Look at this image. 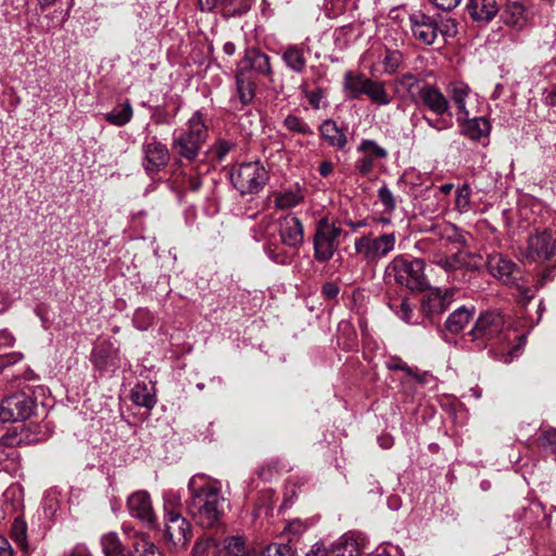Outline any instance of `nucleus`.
I'll return each mask as SVG.
<instances>
[{"label": "nucleus", "instance_id": "nucleus-1", "mask_svg": "<svg viewBox=\"0 0 556 556\" xmlns=\"http://www.w3.org/2000/svg\"><path fill=\"white\" fill-rule=\"evenodd\" d=\"M188 489L191 494L188 509L195 522L203 528L218 526L228 508L219 488L206 481L204 476H193Z\"/></svg>", "mask_w": 556, "mask_h": 556}, {"label": "nucleus", "instance_id": "nucleus-2", "mask_svg": "<svg viewBox=\"0 0 556 556\" xmlns=\"http://www.w3.org/2000/svg\"><path fill=\"white\" fill-rule=\"evenodd\" d=\"M208 136V127L204 114L195 111L188 119L187 129L174 135L173 150L180 157L193 161L197 159Z\"/></svg>", "mask_w": 556, "mask_h": 556}, {"label": "nucleus", "instance_id": "nucleus-3", "mask_svg": "<svg viewBox=\"0 0 556 556\" xmlns=\"http://www.w3.org/2000/svg\"><path fill=\"white\" fill-rule=\"evenodd\" d=\"M468 336L477 349H485L507 340L503 315L496 311L481 313Z\"/></svg>", "mask_w": 556, "mask_h": 556}, {"label": "nucleus", "instance_id": "nucleus-4", "mask_svg": "<svg viewBox=\"0 0 556 556\" xmlns=\"http://www.w3.org/2000/svg\"><path fill=\"white\" fill-rule=\"evenodd\" d=\"M387 275L410 290H422L427 285L425 263L420 258L397 255L387 267Z\"/></svg>", "mask_w": 556, "mask_h": 556}, {"label": "nucleus", "instance_id": "nucleus-5", "mask_svg": "<svg viewBox=\"0 0 556 556\" xmlns=\"http://www.w3.org/2000/svg\"><path fill=\"white\" fill-rule=\"evenodd\" d=\"M342 228L328 217L317 220L313 238L314 257L318 263L331 260L340 245L339 237Z\"/></svg>", "mask_w": 556, "mask_h": 556}, {"label": "nucleus", "instance_id": "nucleus-6", "mask_svg": "<svg viewBox=\"0 0 556 556\" xmlns=\"http://www.w3.org/2000/svg\"><path fill=\"white\" fill-rule=\"evenodd\" d=\"M230 179L241 194L257 193L266 184L268 176L260 162H248L231 169Z\"/></svg>", "mask_w": 556, "mask_h": 556}, {"label": "nucleus", "instance_id": "nucleus-7", "mask_svg": "<svg viewBox=\"0 0 556 556\" xmlns=\"http://www.w3.org/2000/svg\"><path fill=\"white\" fill-rule=\"evenodd\" d=\"M396 237L394 232L372 237L371 233L363 235L355 239V253L367 264H376L387 256L395 248Z\"/></svg>", "mask_w": 556, "mask_h": 556}, {"label": "nucleus", "instance_id": "nucleus-8", "mask_svg": "<svg viewBox=\"0 0 556 556\" xmlns=\"http://www.w3.org/2000/svg\"><path fill=\"white\" fill-rule=\"evenodd\" d=\"M485 264L488 271L495 279L507 286L516 285L525 303L533 299L534 293L530 289L517 285L518 266L509 257L502 253H492L488 255Z\"/></svg>", "mask_w": 556, "mask_h": 556}, {"label": "nucleus", "instance_id": "nucleus-9", "mask_svg": "<svg viewBox=\"0 0 556 556\" xmlns=\"http://www.w3.org/2000/svg\"><path fill=\"white\" fill-rule=\"evenodd\" d=\"M36 408L29 388L13 393L0 403V422H16L29 418Z\"/></svg>", "mask_w": 556, "mask_h": 556}, {"label": "nucleus", "instance_id": "nucleus-10", "mask_svg": "<svg viewBox=\"0 0 556 556\" xmlns=\"http://www.w3.org/2000/svg\"><path fill=\"white\" fill-rule=\"evenodd\" d=\"M409 24L414 38L427 46L434 42L439 33L443 36H453L456 33V24L453 21L447 22L443 27H439L434 18L422 12L410 14Z\"/></svg>", "mask_w": 556, "mask_h": 556}, {"label": "nucleus", "instance_id": "nucleus-11", "mask_svg": "<svg viewBox=\"0 0 556 556\" xmlns=\"http://www.w3.org/2000/svg\"><path fill=\"white\" fill-rule=\"evenodd\" d=\"M164 539L174 548H185L191 538V528L186 518L178 511H168L164 516Z\"/></svg>", "mask_w": 556, "mask_h": 556}, {"label": "nucleus", "instance_id": "nucleus-12", "mask_svg": "<svg viewBox=\"0 0 556 556\" xmlns=\"http://www.w3.org/2000/svg\"><path fill=\"white\" fill-rule=\"evenodd\" d=\"M129 515L149 528L156 527V514L153 509L151 496L147 491L140 490L129 495L127 500Z\"/></svg>", "mask_w": 556, "mask_h": 556}, {"label": "nucleus", "instance_id": "nucleus-13", "mask_svg": "<svg viewBox=\"0 0 556 556\" xmlns=\"http://www.w3.org/2000/svg\"><path fill=\"white\" fill-rule=\"evenodd\" d=\"M556 251V238L549 230L531 235L528 239L526 257L532 262L549 260Z\"/></svg>", "mask_w": 556, "mask_h": 556}, {"label": "nucleus", "instance_id": "nucleus-14", "mask_svg": "<svg viewBox=\"0 0 556 556\" xmlns=\"http://www.w3.org/2000/svg\"><path fill=\"white\" fill-rule=\"evenodd\" d=\"M356 151L361 156L355 161V169L362 176H367L372 172L376 160H382L388 156V151L370 139H363Z\"/></svg>", "mask_w": 556, "mask_h": 556}, {"label": "nucleus", "instance_id": "nucleus-15", "mask_svg": "<svg viewBox=\"0 0 556 556\" xmlns=\"http://www.w3.org/2000/svg\"><path fill=\"white\" fill-rule=\"evenodd\" d=\"M119 348L113 338L100 339L93 346L90 359L98 369L116 367L119 361Z\"/></svg>", "mask_w": 556, "mask_h": 556}, {"label": "nucleus", "instance_id": "nucleus-16", "mask_svg": "<svg viewBox=\"0 0 556 556\" xmlns=\"http://www.w3.org/2000/svg\"><path fill=\"white\" fill-rule=\"evenodd\" d=\"M415 101L439 116H443L450 110L447 98L439 88L432 85L421 86Z\"/></svg>", "mask_w": 556, "mask_h": 556}, {"label": "nucleus", "instance_id": "nucleus-17", "mask_svg": "<svg viewBox=\"0 0 556 556\" xmlns=\"http://www.w3.org/2000/svg\"><path fill=\"white\" fill-rule=\"evenodd\" d=\"M454 300V290L447 289L441 291L440 289L431 291L421 303V312L430 319L439 317L452 304Z\"/></svg>", "mask_w": 556, "mask_h": 556}, {"label": "nucleus", "instance_id": "nucleus-18", "mask_svg": "<svg viewBox=\"0 0 556 556\" xmlns=\"http://www.w3.org/2000/svg\"><path fill=\"white\" fill-rule=\"evenodd\" d=\"M143 165L148 172H157L165 167L169 161L167 147L153 137L143 144Z\"/></svg>", "mask_w": 556, "mask_h": 556}, {"label": "nucleus", "instance_id": "nucleus-19", "mask_svg": "<svg viewBox=\"0 0 556 556\" xmlns=\"http://www.w3.org/2000/svg\"><path fill=\"white\" fill-rule=\"evenodd\" d=\"M124 532L129 544V556H162L159 547L142 532L124 526Z\"/></svg>", "mask_w": 556, "mask_h": 556}, {"label": "nucleus", "instance_id": "nucleus-20", "mask_svg": "<svg viewBox=\"0 0 556 556\" xmlns=\"http://www.w3.org/2000/svg\"><path fill=\"white\" fill-rule=\"evenodd\" d=\"M280 241L288 247H299L304 240V230L301 220L293 216L287 215L280 219L278 225Z\"/></svg>", "mask_w": 556, "mask_h": 556}, {"label": "nucleus", "instance_id": "nucleus-21", "mask_svg": "<svg viewBox=\"0 0 556 556\" xmlns=\"http://www.w3.org/2000/svg\"><path fill=\"white\" fill-rule=\"evenodd\" d=\"M248 71L269 76L271 74L269 56L257 49H248L238 63V72L244 73Z\"/></svg>", "mask_w": 556, "mask_h": 556}, {"label": "nucleus", "instance_id": "nucleus-22", "mask_svg": "<svg viewBox=\"0 0 556 556\" xmlns=\"http://www.w3.org/2000/svg\"><path fill=\"white\" fill-rule=\"evenodd\" d=\"M466 11L470 18L477 23H490L500 11L496 0H468Z\"/></svg>", "mask_w": 556, "mask_h": 556}, {"label": "nucleus", "instance_id": "nucleus-23", "mask_svg": "<svg viewBox=\"0 0 556 556\" xmlns=\"http://www.w3.org/2000/svg\"><path fill=\"white\" fill-rule=\"evenodd\" d=\"M501 18L505 25L520 30L528 24L530 14L521 3L513 2L503 10Z\"/></svg>", "mask_w": 556, "mask_h": 556}, {"label": "nucleus", "instance_id": "nucleus-24", "mask_svg": "<svg viewBox=\"0 0 556 556\" xmlns=\"http://www.w3.org/2000/svg\"><path fill=\"white\" fill-rule=\"evenodd\" d=\"M319 134L332 148L343 150L346 147L348 138L345 132L332 119H326L321 123Z\"/></svg>", "mask_w": 556, "mask_h": 556}, {"label": "nucleus", "instance_id": "nucleus-25", "mask_svg": "<svg viewBox=\"0 0 556 556\" xmlns=\"http://www.w3.org/2000/svg\"><path fill=\"white\" fill-rule=\"evenodd\" d=\"M476 309L473 306H460L451 313L445 320V328L451 333H458L469 324L473 318Z\"/></svg>", "mask_w": 556, "mask_h": 556}, {"label": "nucleus", "instance_id": "nucleus-26", "mask_svg": "<svg viewBox=\"0 0 556 556\" xmlns=\"http://www.w3.org/2000/svg\"><path fill=\"white\" fill-rule=\"evenodd\" d=\"M286 66L294 73L301 74L306 68L307 59L302 47L288 46L281 54Z\"/></svg>", "mask_w": 556, "mask_h": 556}, {"label": "nucleus", "instance_id": "nucleus-27", "mask_svg": "<svg viewBox=\"0 0 556 556\" xmlns=\"http://www.w3.org/2000/svg\"><path fill=\"white\" fill-rule=\"evenodd\" d=\"M370 78L363 74H354L351 71L345 72L343 77V87L350 99H357L365 93Z\"/></svg>", "mask_w": 556, "mask_h": 556}, {"label": "nucleus", "instance_id": "nucleus-28", "mask_svg": "<svg viewBox=\"0 0 556 556\" xmlns=\"http://www.w3.org/2000/svg\"><path fill=\"white\" fill-rule=\"evenodd\" d=\"M470 88L467 84L463 81H454L448 84L447 93L450 94L452 101L455 103L458 114L464 117L469 115V112L466 108V100L470 94Z\"/></svg>", "mask_w": 556, "mask_h": 556}, {"label": "nucleus", "instance_id": "nucleus-29", "mask_svg": "<svg viewBox=\"0 0 556 556\" xmlns=\"http://www.w3.org/2000/svg\"><path fill=\"white\" fill-rule=\"evenodd\" d=\"M218 556H250L245 539L242 535L225 538L218 548Z\"/></svg>", "mask_w": 556, "mask_h": 556}, {"label": "nucleus", "instance_id": "nucleus-30", "mask_svg": "<svg viewBox=\"0 0 556 556\" xmlns=\"http://www.w3.org/2000/svg\"><path fill=\"white\" fill-rule=\"evenodd\" d=\"M490 130L491 125L485 117L470 118L465 123L463 127V134L473 141H478L483 137H488Z\"/></svg>", "mask_w": 556, "mask_h": 556}, {"label": "nucleus", "instance_id": "nucleus-31", "mask_svg": "<svg viewBox=\"0 0 556 556\" xmlns=\"http://www.w3.org/2000/svg\"><path fill=\"white\" fill-rule=\"evenodd\" d=\"M358 542L350 535H343L330 546V556H359Z\"/></svg>", "mask_w": 556, "mask_h": 556}, {"label": "nucleus", "instance_id": "nucleus-32", "mask_svg": "<svg viewBox=\"0 0 556 556\" xmlns=\"http://www.w3.org/2000/svg\"><path fill=\"white\" fill-rule=\"evenodd\" d=\"M237 97L241 105L250 104L255 96V88L252 80L243 77V73L238 72L236 76Z\"/></svg>", "mask_w": 556, "mask_h": 556}, {"label": "nucleus", "instance_id": "nucleus-33", "mask_svg": "<svg viewBox=\"0 0 556 556\" xmlns=\"http://www.w3.org/2000/svg\"><path fill=\"white\" fill-rule=\"evenodd\" d=\"M364 94L378 105H388L391 103V97L387 92L382 81L370 79Z\"/></svg>", "mask_w": 556, "mask_h": 556}, {"label": "nucleus", "instance_id": "nucleus-34", "mask_svg": "<svg viewBox=\"0 0 556 556\" xmlns=\"http://www.w3.org/2000/svg\"><path fill=\"white\" fill-rule=\"evenodd\" d=\"M433 263L446 271H453L467 264V253L459 249L456 253L450 256H435Z\"/></svg>", "mask_w": 556, "mask_h": 556}, {"label": "nucleus", "instance_id": "nucleus-35", "mask_svg": "<svg viewBox=\"0 0 556 556\" xmlns=\"http://www.w3.org/2000/svg\"><path fill=\"white\" fill-rule=\"evenodd\" d=\"M101 547L105 556H124V544L116 532H108L101 536Z\"/></svg>", "mask_w": 556, "mask_h": 556}, {"label": "nucleus", "instance_id": "nucleus-36", "mask_svg": "<svg viewBox=\"0 0 556 556\" xmlns=\"http://www.w3.org/2000/svg\"><path fill=\"white\" fill-rule=\"evenodd\" d=\"M304 200L303 192L296 188L295 190H286L276 195L275 205L280 210L294 207Z\"/></svg>", "mask_w": 556, "mask_h": 556}, {"label": "nucleus", "instance_id": "nucleus-37", "mask_svg": "<svg viewBox=\"0 0 556 556\" xmlns=\"http://www.w3.org/2000/svg\"><path fill=\"white\" fill-rule=\"evenodd\" d=\"M131 400L136 405L147 408H152L155 404L154 396L147 386L141 383H137L131 390Z\"/></svg>", "mask_w": 556, "mask_h": 556}, {"label": "nucleus", "instance_id": "nucleus-38", "mask_svg": "<svg viewBox=\"0 0 556 556\" xmlns=\"http://www.w3.org/2000/svg\"><path fill=\"white\" fill-rule=\"evenodd\" d=\"M132 117V108L129 103L124 104L106 114V121L115 126L126 125Z\"/></svg>", "mask_w": 556, "mask_h": 556}, {"label": "nucleus", "instance_id": "nucleus-39", "mask_svg": "<svg viewBox=\"0 0 556 556\" xmlns=\"http://www.w3.org/2000/svg\"><path fill=\"white\" fill-rule=\"evenodd\" d=\"M60 493L55 489L49 490L42 500V509L47 518H54L60 508Z\"/></svg>", "mask_w": 556, "mask_h": 556}, {"label": "nucleus", "instance_id": "nucleus-40", "mask_svg": "<svg viewBox=\"0 0 556 556\" xmlns=\"http://www.w3.org/2000/svg\"><path fill=\"white\" fill-rule=\"evenodd\" d=\"M283 126L291 132L309 136L313 135L314 131L311 126L304 122L302 118L295 115H288L283 121Z\"/></svg>", "mask_w": 556, "mask_h": 556}, {"label": "nucleus", "instance_id": "nucleus-41", "mask_svg": "<svg viewBox=\"0 0 556 556\" xmlns=\"http://www.w3.org/2000/svg\"><path fill=\"white\" fill-rule=\"evenodd\" d=\"M354 26L352 24L338 27L332 33L334 46L338 50L345 49L351 42Z\"/></svg>", "mask_w": 556, "mask_h": 556}, {"label": "nucleus", "instance_id": "nucleus-42", "mask_svg": "<svg viewBox=\"0 0 556 556\" xmlns=\"http://www.w3.org/2000/svg\"><path fill=\"white\" fill-rule=\"evenodd\" d=\"M440 235L446 241L457 244L459 249L466 245V237L463 231L453 224H447L442 227Z\"/></svg>", "mask_w": 556, "mask_h": 556}, {"label": "nucleus", "instance_id": "nucleus-43", "mask_svg": "<svg viewBox=\"0 0 556 556\" xmlns=\"http://www.w3.org/2000/svg\"><path fill=\"white\" fill-rule=\"evenodd\" d=\"M11 536L21 548L27 547V526L23 519L14 520L11 527Z\"/></svg>", "mask_w": 556, "mask_h": 556}, {"label": "nucleus", "instance_id": "nucleus-44", "mask_svg": "<svg viewBox=\"0 0 556 556\" xmlns=\"http://www.w3.org/2000/svg\"><path fill=\"white\" fill-rule=\"evenodd\" d=\"M471 189L468 184H464L457 189L455 199V208L460 213H467L470 210Z\"/></svg>", "mask_w": 556, "mask_h": 556}, {"label": "nucleus", "instance_id": "nucleus-45", "mask_svg": "<svg viewBox=\"0 0 556 556\" xmlns=\"http://www.w3.org/2000/svg\"><path fill=\"white\" fill-rule=\"evenodd\" d=\"M402 53L397 50H386L382 64L387 74H393L402 63Z\"/></svg>", "mask_w": 556, "mask_h": 556}, {"label": "nucleus", "instance_id": "nucleus-46", "mask_svg": "<svg viewBox=\"0 0 556 556\" xmlns=\"http://www.w3.org/2000/svg\"><path fill=\"white\" fill-rule=\"evenodd\" d=\"M218 9L226 15H236L247 10V3L245 0H220Z\"/></svg>", "mask_w": 556, "mask_h": 556}, {"label": "nucleus", "instance_id": "nucleus-47", "mask_svg": "<svg viewBox=\"0 0 556 556\" xmlns=\"http://www.w3.org/2000/svg\"><path fill=\"white\" fill-rule=\"evenodd\" d=\"M417 77L410 73L403 74L395 81L396 91H403L409 94H413L414 89L417 87Z\"/></svg>", "mask_w": 556, "mask_h": 556}, {"label": "nucleus", "instance_id": "nucleus-48", "mask_svg": "<svg viewBox=\"0 0 556 556\" xmlns=\"http://www.w3.org/2000/svg\"><path fill=\"white\" fill-rule=\"evenodd\" d=\"M179 186L184 191L197 192L202 186V179L197 174H181Z\"/></svg>", "mask_w": 556, "mask_h": 556}, {"label": "nucleus", "instance_id": "nucleus-49", "mask_svg": "<svg viewBox=\"0 0 556 556\" xmlns=\"http://www.w3.org/2000/svg\"><path fill=\"white\" fill-rule=\"evenodd\" d=\"M153 315L147 308H138L134 314V325L140 330L148 329L153 323Z\"/></svg>", "mask_w": 556, "mask_h": 556}, {"label": "nucleus", "instance_id": "nucleus-50", "mask_svg": "<svg viewBox=\"0 0 556 556\" xmlns=\"http://www.w3.org/2000/svg\"><path fill=\"white\" fill-rule=\"evenodd\" d=\"M258 556H294L288 544L273 543L266 546Z\"/></svg>", "mask_w": 556, "mask_h": 556}, {"label": "nucleus", "instance_id": "nucleus-51", "mask_svg": "<svg viewBox=\"0 0 556 556\" xmlns=\"http://www.w3.org/2000/svg\"><path fill=\"white\" fill-rule=\"evenodd\" d=\"M163 500L165 514L168 511H176L175 509L181 505V495L179 491L176 490L165 491Z\"/></svg>", "mask_w": 556, "mask_h": 556}, {"label": "nucleus", "instance_id": "nucleus-52", "mask_svg": "<svg viewBox=\"0 0 556 556\" xmlns=\"http://www.w3.org/2000/svg\"><path fill=\"white\" fill-rule=\"evenodd\" d=\"M378 198L387 213L391 214L395 210L396 204L393 193L386 185L378 189Z\"/></svg>", "mask_w": 556, "mask_h": 556}, {"label": "nucleus", "instance_id": "nucleus-53", "mask_svg": "<svg viewBox=\"0 0 556 556\" xmlns=\"http://www.w3.org/2000/svg\"><path fill=\"white\" fill-rule=\"evenodd\" d=\"M348 0H326L324 8L328 17L332 18L342 14Z\"/></svg>", "mask_w": 556, "mask_h": 556}, {"label": "nucleus", "instance_id": "nucleus-54", "mask_svg": "<svg viewBox=\"0 0 556 556\" xmlns=\"http://www.w3.org/2000/svg\"><path fill=\"white\" fill-rule=\"evenodd\" d=\"M424 121L427 123V125L429 127H431L432 129H435L438 131L448 129L452 126L451 121L444 119V118L432 119L430 117L424 116Z\"/></svg>", "mask_w": 556, "mask_h": 556}, {"label": "nucleus", "instance_id": "nucleus-55", "mask_svg": "<svg viewBox=\"0 0 556 556\" xmlns=\"http://www.w3.org/2000/svg\"><path fill=\"white\" fill-rule=\"evenodd\" d=\"M232 149V144L225 140H218L214 146V153L216 157L222 161Z\"/></svg>", "mask_w": 556, "mask_h": 556}, {"label": "nucleus", "instance_id": "nucleus-56", "mask_svg": "<svg viewBox=\"0 0 556 556\" xmlns=\"http://www.w3.org/2000/svg\"><path fill=\"white\" fill-rule=\"evenodd\" d=\"M324 91L321 89H316L312 92H308L306 94V98L309 102V104L315 109L318 110L321 106V102L324 100Z\"/></svg>", "mask_w": 556, "mask_h": 556}, {"label": "nucleus", "instance_id": "nucleus-57", "mask_svg": "<svg viewBox=\"0 0 556 556\" xmlns=\"http://www.w3.org/2000/svg\"><path fill=\"white\" fill-rule=\"evenodd\" d=\"M23 358L21 353H9L0 355V368H4L9 365L16 364Z\"/></svg>", "mask_w": 556, "mask_h": 556}, {"label": "nucleus", "instance_id": "nucleus-58", "mask_svg": "<svg viewBox=\"0 0 556 556\" xmlns=\"http://www.w3.org/2000/svg\"><path fill=\"white\" fill-rule=\"evenodd\" d=\"M305 529L306 526L301 520H293L289 522L286 527V531L294 535H300L305 531Z\"/></svg>", "mask_w": 556, "mask_h": 556}, {"label": "nucleus", "instance_id": "nucleus-59", "mask_svg": "<svg viewBox=\"0 0 556 556\" xmlns=\"http://www.w3.org/2000/svg\"><path fill=\"white\" fill-rule=\"evenodd\" d=\"M306 556H330V547H326L321 543H316L312 546Z\"/></svg>", "mask_w": 556, "mask_h": 556}, {"label": "nucleus", "instance_id": "nucleus-60", "mask_svg": "<svg viewBox=\"0 0 556 556\" xmlns=\"http://www.w3.org/2000/svg\"><path fill=\"white\" fill-rule=\"evenodd\" d=\"M397 315L404 321H406V323L410 321V318L413 315V309L410 308L407 301H405V300L402 301V303L400 305V309L397 311Z\"/></svg>", "mask_w": 556, "mask_h": 556}, {"label": "nucleus", "instance_id": "nucleus-61", "mask_svg": "<svg viewBox=\"0 0 556 556\" xmlns=\"http://www.w3.org/2000/svg\"><path fill=\"white\" fill-rule=\"evenodd\" d=\"M435 7L443 11H451L455 9L462 0H431Z\"/></svg>", "mask_w": 556, "mask_h": 556}, {"label": "nucleus", "instance_id": "nucleus-62", "mask_svg": "<svg viewBox=\"0 0 556 556\" xmlns=\"http://www.w3.org/2000/svg\"><path fill=\"white\" fill-rule=\"evenodd\" d=\"M543 103L547 106H556V86L551 89H546L543 93Z\"/></svg>", "mask_w": 556, "mask_h": 556}, {"label": "nucleus", "instance_id": "nucleus-63", "mask_svg": "<svg viewBox=\"0 0 556 556\" xmlns=\"http://www.w3.org/2000/svg\"><path fill=\"white\" fill-rule=\"evenodd\" d=\"M540 440L542 441V444L544 445H556V430L555 429H548L545 430Z\"/></svg>", "mask_w": 556, "mask_h": 556}, {"label": "nucleus", "instance_id": "nucleus-64", "mask_svg": "<svg viewBox=\"0 0 556 556\" xmlns=\"http://www.w3.org/2000/svg\"><path fill=\"white\" fill-rule=\"evenodd\" d=\"M339 293V288L336 283L327 282L323 287V294L327 299H334Z\"/></svg>", "mask_w": 556, "mask_h": 556}]
</instances>
